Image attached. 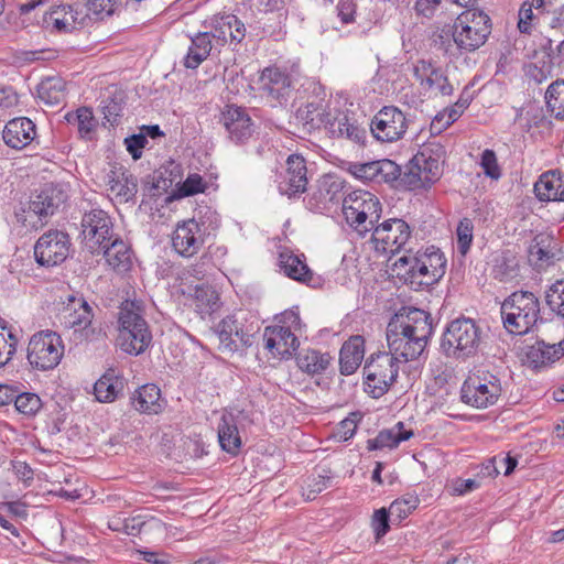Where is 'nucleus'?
I'll list each match as a JSON object with an SVG mask.
<instances>
[{
  "mask_svg": "<svg viewBox=\"0 0 564 564\" xmlns=\"http://www.w3.org/2000/svg\"><path fill=\"white\" fill-rule=\"evenodd\" d=\"M432 333V318L427 312L410 308L406 314H397L387 327L388 352L400 364L414 360L424 351Z\"/></svg>",
  "mask_w": 564,
  "mask_h": 564,
  "instance_id": "f257e3e1",
  "label": "nucleus"
},
{
  "mask_svg": "<svg viewBox=\"0 0 564 564\" xmlns=\"http://www.w3.org/2000/svg\"><path fill=\"white\" fill-rule=\"evenodd\" d=\"M502 324L513 335H525L539 321L540 301L529 291H516L503 300L500 307Z\"/></svg>",
  "mask_w": 564,
  "mask_h": 564,
  "instance_id": "f03ea898",
  "label": "nucleus"
},
{
  "mask_svg": "<svg viewBox=\"0 0 564 564\" xmlns=\"http://www.w3.org/2000/svg\"><path fill=\"white\" fill-rule=\"evenodd\" d=\"M152 341L149 325L134 302L126 301L118 314V347L133 356L141 355Z\"/></svg>",
  "mask_w": 564,
  "mask_h": 564,
  "instance_id": "7ed1b4c3",
  "label": "nucleus"
},
{
  "mask_svg": "<svg viewBox=\"0 0 564 564\" xmlns=\"http://www.w3.org/2000/svg\"><path fill=\"white\" fill-rule=\"evenodd\" d=\"M481 343V330L474 319L462 317L452 321L441 340V349L451 358L466 359L474 356Z\"/></svg>",
  "mask_w": 564,
  "mask_h": 564,
  "instance_id": "20e7f679",
  "label": "nucleus"
},
{
  "mask_svg": "<svg viewBox=\"0 0 564 564\" xmlns=\"http://www.w3.org/2000/svg\"><path fill=\"white\" fill-rule=\"evenodd\" d=\"M490 33L489 15L477 10H468L459 14L452 25V37L462 55L475 52L482 46Z\"/></svg>",
  "mask_w": 564,
  "mask_h": 564,
  "instance_id": "39448f33",
  "label": "nucleus"
},
{
  "mask_svg": "<svg viewBox=\"0 0 564 564\" xmlns=\"http://www.w3.org/2000/svg\"><path fill=\"white\" fill-rule=\"evenodd\" d=\"M445 148L438 142H429L412 158L404 171V185L416 187L433 183L443 173Z\"/></svg>",
  "mask_w": 564,
  "mask_h": 564,
  "instance_id": "423d86ee",
  "label": "nucleus"
},
{
  "mask_svg": "<svg viewBox=\"0 0 564 564\" xmlns=\"http://www.w3.org/2000/svg\"><path fill=\"white\" fill-rule=\"evenodd\" d=\"M343 214L359 232L370 231L381 217V204L370 192L352 191L343 198Z\"/></svg>",
  "mask_w": 564,
  "mask_h": 564,
  "instance_id": "0eeeda50",
  "label": "nucleus"
},
{
  "mask_svg": "<svg viewBox=\"0 0 564 564\" xmlns=\"http://www.w3.org/2000/svg\"><path fill=\"white\" fill-rule=\"evenodd\" d=\"M399 365L398 358L387 351L372 354L364 367L366 391L375 399L386 394L398 378Z\"/></svg>",
  "mask_w": 564,
  "mask_h": 564,
  "instance_id": "6e6552de",
  "label": "nucleus"
},
{
  "mask_svg": "<svg viewBox=\"0 0 564 564\" xmlns=\"http://www.w3.org/2000/svg\"><path fill=\"white\" fill-rule=\"evenodd\" d=\"M64 355L61 336L53 330H41L34 334L28 345V361L40 371L52 370L58 366Z\"/></svg>",
  "mask_w": 564,
  "mask_h": 564,
  "instance_id": "1a4fd4ad",
  "label": "nucleus"
},
{
  "mask_svg": "<svg viewBox=\"0 0 564 564\" xmlns=\"http://www.w3.org/2000/svg\"><path fill=\"white\" fill-rule=\"evenodd\" d=\"M370 231H372L370 241L376 252L382 254H395L411 237L410 226L401 218L377 223Z\"/></svg>",
  "mask_w": 564,
  "mask_h": 564,
  "instance_id": "9d476101",
  "label": "nucleus"
},
{
  "mask_svg": "<svg viewBox=\"0 0 564 564\" xmlns=\"http://www.w3.org/2000/svg\"><path fill=\"white\" fill-rule=\"evenodd\" d=\"M249 313L238 311L220 321L217 326V333L220 345L229 350L238 349V341L241 345H251V337L258 330V326L253 322L248 323Z\"/></svg>",
  "mask_w": 564,
  "mask_h": 564,
  "instance_id": "9b49d317",
  "label": "nucleus"
},
{
  "mask_svg": "<svg viewBox=\"0 0 564 564\" xmlns=\"http://www.w3.org/2000/svg\"><path fill=\"white\" fill-rule=\"evenodd\" d=\"M500 394V382L494 376L489 378L470 376L464 381L460 389V400L477 409H485L495 404Z\"/></svg>",
  "mask_w": 564,
  "mask_h": 564,
  "instance_id": "f8f14e48",
  "label": "nucleus"
},
{
  "mask_svg": "<svg viewBox=\"0 0 564 564\" xmlns=\"http://www.w3.org/2000/svg\"><path fill=\"white\" fill-rule=\"evenodd\" d=\"M208 227L202 219L184 220L176 225L172 235L173 249L184 258L195 256L205 243Z\"/></svg>",
  "mask_w": 564,
  "mask_h": 564,
  "instance_id": "ddd939ff",
  "label": "nucleus"
},
{
  "mask_svg": "<svg viewBox=\"0 0 564 564\" xmlns=\"http://www.w3.org/2000/svg\"><path fill=\"white\" fill-rule=\"evenodd\" d=\"M70 248V239L66 232L50 230L43 234L34 246V257L42 267H55L64 262Z\"/></svg>",
  "mask_w": 564,
  "mask_h": 564,
  "instance_id": "4468645a",
  "label": "nucleus"
},
{
  "mask_svg": "<svg viewBox=\"0 0 564 564\" xmlns=\"http://www.w3.org/2000/svg\"><path fill=\"white\" fill-rule=\"evenodd\" d=\"M82 235L86 247L93 254L100 253V247L112 238V221L102 209H91L82 218Z\"/></svg>",
  "mask_w": 564,
  "mask_h": 564,
  "instance_id": "2eb2a0df",
  "label": "nucleus"
},
{
  "mask_svg": "<svg viewBox=\"0 0 564 564\" xmlns=\"http://www.w3.org/2000/svg\"><path fill=\"white\" fill-rule=\"evenodd\" d=\"M408 130L405 115L394 106L381 108L371 119L370 131L381 142H393L403 138Z\"/></svg>",
  "mask_w": 564,
  "mask_h": 564,
  "instance_id": "dca6fc26",
  "label": "nucleus"
},
{
  "mask_svg": "<svg viewBox=\"0 0 564 564\" xmlns=\"http://www.w3.org/2000/svg\"><path fill=\"white\" fill-rule=\"evenodd\" d=\"M94 308L83 296L70 295L62 311V322L66 328L85 333L89 338L95 334L93 326Z\"/></svg>",
  "mask_w": 564,
  "mask_h": 564,
  "instance_id": "f3484780",
  "label": "nucleus"
},
{
  "mask_svg": "<svg viewBox=\"0 0 564 564\" xmlns=\"http://www.w3.org/2000/svg\"><path fill=\"white\" fill-rule=\"evenodd\" d=\"M220 122L223 123L228 138L236 144L247 142L253 133V122L242 107L228 105L221 112Z\"/></svg>",
  "mask_w": 564,
  "mask_h": 564,
  "instance_id": "a211bd4d",
  "label": "nucleus"
},
{
  "mask_svg": "<svg viewBox=\"0 0 564 564\" xmlns=\"http://www.w3.org/2000/svg\"><path fill=\"white\" fill-rule=\"evenodd\" d=\"M67 194L59 184H46L29 203L28 214L46 220L66 202Z\"/></svg>",
  "mask_w": 564,
  "mask_h": 564,
  "instance_id": "6ab92c4d",
  "label": "nucleus"
},
{
  "mask_svg": "<svg viewBox=\"0 0 564 564\" xmlns=\"http://www.w3.org/2000/svg\"><path fill=\"white\" fill-rule=\"evenodd\" d=\"M308 184L306 162L302 155L291 154L286 159V171L279 183V191L288 197H299L306 192Z\"/></svg>",
  "mask_w": 564,
  "mask_h": 564,
  "instance_id": "aec40b11",
  "label": "nucleus"
},
{
  "mask_svg": "<svg viewBox=\"0 0 564 564\" xmlns=\"http://www.w3.org/2000/svg\"><path fill=\"white\" fill-rule=\"evenodd\" d=\"M413 75L425 90L435 95L449 96L454 91V87L449 84L442 68L436 67L429 61H416L413 65Z\"/></svg>",
  "mask_w": 564,
  "mask_h": 564,
  "instance_id": "412c9836",
  "label": "nucleus"
},
{
  "mask_svg": "<svg viewBox=\"0 0 564 564\" xmlns=\"http://www.w3.org/2000/svg\"><path fill=\"white\" fill-rule=\"evenodd\" d=\"M265 348L282 359H289L299 348L300 341L288 326H267L263 333Z\"/></svg>",
  "mask_w": 564,
  "mask_h": 564,
  "instance_id": "4be33fe9",
  "label": "nucleus"
},
{
  "mask_svg": "<svg viewBox=\"0 0 564 564\" xmlns=\"http://www.w3.org/2000/svg\"><path fill=\"white\" fill-rule=\"evenodd\" d=\"M87 17V13L73 6H58L45 12L43 23L57 32H70L78 25H83Z\"/></svg>",
  "mask_w": 564,
  "mask_h": 564,
  "instance_id": "5701e85b",
  "label": "nucleus"
},
{
  "mask_svg": "<svg viewBox=\"0 0 564 564\" xmlns=\"http://www.w3.org/2000/svg\"><path fill=\"white\" fill-rule=\"evenodd\" d=\"M279 265L282 272L294 281L308 286H315L318 283V276L306 264L304 254H294L290 250H284L279 254Z\"/></svg>",
  "mask_w": 564,
  "mask_h": 564,
  "instance_id": "b1692460",
  "label": "nucleus"
},
{
  "mask_svg": "<svg viewBox=\"0 0 564 564\" xmlns=\"http://www.w3.org/2000/svg\"><path fill=\"white\" fill-rule=\"evenodd\" d=\"M35 137V124L25 117L10 120L2 133L4 143L15 150H21L30 144Z\"/></svg>",
  "mask_w": 564,
  "mask_h": 564,
  "instance_id": "393cba45",
  "label": "nucleus"
},
{
  "mask_svg": "<svg viewBox=\"0 0 564 564\" xmlns=\"http://www.w3.org/2000/svg\"><path fill=\"white\" fill-rule=\"evenodd\" d=\"M261 88L272 99L281 101L289 96L291 89V77L276 66L265 67L260 76Z\"/></svg>",
  "mask_w": 564,
  "mask_h": 564,
  "instance_id": "a878e982",
  "label": "nucleus"
},
{
  "mask_svg": "<svg viewBox=\"0 0 564 564\" xmlns=\"http://www.w3.org/2000/svg\"><path fill=\"white\" fill-rule=\"evenodd\" d=\"M534 193L541 202H564V174L558 170L544 172L534 184Z\"/></svg>",
  "mask_w": 564,
  "mask_h": 564,
  "instance_id": "bb28decb",
  "label": "nucleus"
},
{
  "mask_svg": "<svg viewBox=\"0 0 564 564\" xmlns=\"http://www.w3.org/2000/svg\"><path fill=\"white\" fill-rule=\"evenodd\" d=\"M130 402L134 410L145 414H158L164 408L161 390L153 383H147L134 390Z\"/></svg>",
  "mask_w": 564,
  "mask_h": 564,
  "instance_id": "cd10ccee",
  "label": "nucleus"
},
{
  "mask_svg": "<svg viewBox=\"0 0 564 564\" xmlns=\"http://www.w3.org/2000/svg\"><path fill=\"white\" fill-rule=\"evenodd\" d=\"M100 253L105 257L108 265L119 273L127 272L131 268V250L119 237H113L109 242L102 245Z\"/></svg>",
  "mask_w": 564,
  "mask_h": 564,
  "instance_id": "c85d7f7f",
  "label": "nucleus"
},
{
  "mask_svg": "<svg viewBox=\"0 0 564 564\" xmlns=\"http://www.w3.org/2000/svg\"><path fill=\"white\" fill-rule=\"evenodd\" d=\"M365 355L362 336H351L343 345L339 352V370L344 376L352 375L360 366Z\"/></svg>",
  "mask_w": 564,
  "mask_h": 564,
  "instance_id": "c756f323",
  "label": "nucleus"
},
{
  "mask_svg": "<svg viewBox=\"0 0 564 564\" xmlns=\"http://www.w3.org/2000/svg\"><path fill=\"white\" fill-rule=\"evenodd\" d=\"M126 379L115 369H108L95 383L94 393L99 402H112L124 390Z\"/></svg>",
  "mask_w": 564,
  "mask_h": 564,
  "instance_id": "7c9ffc66",
  "label": "nucleus"
},
{
  "mask_svg": "<svg viewBox=\"0 0 564 564\" xmlns=\"http://www.w3.org/2000/svg\"><path fill=\"white\" fill-rule=\"evenodd\" d=\"M344 182L335 176L326 175L318 183V194H321V200L312 203V199L307 200L308 208L312 210H322L327 208L329 203H338L347 195L344 193Z\"/></svg>",
  "mask_w": 564,
  "mask_h": 564,
  "instance_id": "2f4dec72",
  "label": "nucleus"
},
{
  "mask_svg": "<svg viewBox=\"0 0 564 564\" xmlns=\"http://www.w3.org/2000/svg\"><path fill=\"white\" fill-rule=\"evenodd\" d=\"M216 34L212 32H198L191 37V45L183 59L186 68L196 69L210 54L213 48L212 40Z\"/></svg>",
  "mask_w": 564,
  "mask_h": 564,
  "instance_id": "473e14b6",
  "label": "nucleus"
},
{
  "mask_svg": "<svg viewBox=\"0 0 564 564\" xmlns=\"http://www.w3.org/2000/svg\"><path fill=\"white\" fill-rule=\"evenodd\" d=\"M218 442L223 451L236 456L241 447V437L231 413H225L220 417L217 427Z\"/></svg>",
  "mask_w": 564,
  "mask_h": 564,
  "instance_id": "72a5a7b5",
  "label": "nucleus"
},
{
  "mask_svg": "<svg viewBox=\"0 0 564 564\" xmlns=\"http://www.w3.org/2000/svg\"><path fill=\"white\" fill-rule=\"evenodd\" d=\"M109 181V191L116 196L119 203L133 200L138 193V180L129 171L112 172Z\"/></svg>",
  "mask_w": 564,
  "mask_h": 564,
  "instance_id": "f704fd0d",
  "label": "nucleus"
},
{
  "mask_svg": "<svg viewBox=\"0 0 564 564\" xmlns=\"http://www.w3.org/2000/svg\"><path fill=\"white\" fill-rule=\"evenodd\" d=\"M413 436L412 430H404V424L398 422L392 429L382 430L375 438L367 441L369 451H377L384 447L394 448L401 442L408 441Z\"/></svg>",
  "mask_w": 564,
  "mask_h": 564,
  "instance_id": "c9c22d12",
  "label": "nucleus"
},
{
  "mask_svg": "<svg viewBox=\"0 0 564 564\" xmlns=\"http://www.w3.org/2000/svg\"><path fill=\"white\" fill-rule=\"evenodd\" d=\"M564 355V349L555 345H546L543 341H538L531 346L527 354V364L533 369L545 367Z\"/></svg>",
  "mask_w": 564,
  "mask_h": 564,
  "instance_id": "e433bc0d",
  "label": "nucleus"
},
{
  "mask_svg": "<svg viewBox=\"0 0 564 564\" xmlns=\"http://www.w3.org/2000/svg\"><path fill=\"white\" fill-rule=\"evenodd\" d=\"M330 360L332 357L328 352L315 349H304L296 356L299 368L311 376L324 373L330 365Z\"/></svg>",
  "mask_w": 564,
  "mask_h": 564,
  "instance_id": "4c0bfd02",
  "label": "nucleus"
},
{
  "mask_svg": "<svg viewBox=\"0 0 564 564\" xmlns=\"http://www.w3.org/2000/svg\"><path fill=\"white\" fill-rule=\"evenodd\" d=\"M39 99L48 106L58 105L65 97V83L61 77H47L37 86Z\"/></svg>",
  "mask_w": 564,
  "mask_h": 564,
  "instance_id": "58836bf2",
  "label": "nucleus"
},
{
  "mask_svg": "<svg viewBox=\"0 0 564 564\" xmlns=\"http://www.w3.org/2000/svg\"><path fill=\"white\" fill-rule=\"evenodd\" d=\"M547 110L557 120H564V79L553 82L546 89Z\"/></svg>",
  "mask_w": 564,
  "mask_h": 564,
  "instance_id": "ea45409f",
  "label": "nucleus"
},
{
  "mask_svg": "<svg viewBox=\"0 0 564 564\" xmlns=\"http://www.w3.org/2000/svg\"><path fill=\"white\" fill-rule=\"evenodd\" d=\"M422 259L426 262L430 268L432 278L430 282H438L445 274L446 271V259L438 248L431 246L421 253Z\"/></svg>",
  "mask_w": 564,
  "mask_h": 564,
  "instance_id": "a19ab883",
  "label": "nucleus"
},
{
  "mask_svg": "<svg viewBox=\"0 0 564 564\" xmlns=\"http://www.w3.org/2000/svg\"><path fill=\"white\" fill-rule=\"evenodd\" d=\"M419 259H421V252L415 254H404L393 263V271L397 272L399 278L404 279L405 282L413 284L416 282V274L419 269V265L414 264L413 262H419Z\"/></svg>",
  "mask_w": 564,
  "mask_h": 564,
  "instance_id": "79ce46f5",
  "label": "nucleus"
},
{
  "mask_svg": "<svg viewBox=\"0 0 564 564\" xmlns=\"http://www.w3.org/2000/svg\"><path fill=\"white\" fill-rule=\"evenodd\" d=\"M545 303L554 315L564 319V280H557L549 286Z\"/></svg>",
  "mask_w": 564,
  "mask_h": 564,
  "instance_id": "37998d69",
  "label": "nucleus"
},
{
  "mask_svg": "<svg viewBox=\"0 0 564 564\" xmlns=\"http://www.w3.org/2000/svg\"><path fill=\"white\" fill-rule=\"evenodd\" d=\"M196 307L202 314H210L218 308V294L208 285L197 286L195 290Z\"/></svg>",
  "mask_w": 564,
  "mask_h": 564,
  "instance_id": "c03bdc74",
  "label": "nucleus"
},
{
  "mask_svg": "<svg viewBox=\"0 0 564 564\" xmlns=\"http://www.w3.org/2000/svg\"><path fill=\"white\" fill-rule=\"evenodd\" d=\"M123 107L124 102L121 94L105 98L101 101V112L104 115V119L110 126L118 124L119 118L123 112Z\"/></svg>",
  "mask_w": 564,
  "mask_h": 564,
  "instance_id": "a18cd8bd",
  "label": "nucleus"
},
{
  "mask_svg": "<svg viewBox=\"0 0 564 564\" xmlns=\"http://www.w3.org/2000/svg\"><path fill=\"white\" fill-rule=\"evenodd\" d=\"M333 132H337L339 137H345L356 143L362 142L366 137L365 129L351 122L346 116L333 123Z\"/></svg>",
  "mask_w": 564,
  "mask_h": 564,
  "instance_id": "49530a36",
  "label": "nucleus"
},
{
  "mask_svg": "<svg viewBox=\"0 0 564 564\" xmlns=\"http://www.w3.org/2000/svg\"><path fill=\"white\" fill-rule=\"evenodd\" d=\"M332 477L329 475L310 476L302 486V496L307 501H312L318 494L328 488Z\"/></svg>",
  "mask_w": 564,
  "mask_h": 564,
  "instance_id": "de8ad7c7",
  "label": "nucleus"
},
{
  "mask_svg": "<svg viewBox=\"0 0 564 564\" xmlns=\"http://www.w3.org/2000/svg\"><path fill=\"white\" fill-rule=\"evenodd\" d=\"M419 506V498L414 495H405L395 499L389 508V513L399 521L405 519Z\"/></svg>",
  "mask_w": 564,
  "mask_h": 564,
  "instance_id": "09e8293b",
  "label": "nucleus"
},
{
  "mask_svg": "<svg viewBox=\"0 0 564 564\" xmlns=\"http://www.w3.org/2000/svg\"><path fill=\"white\" fill-rule=\"evenodd\" d=\"M378 170L379 183H390L400 180V182L404 184V172H402L401 167L393 161L388 159L378 160Z\"/></svg>",
  "mask_w": 564,
  "mask_h": 564,
  "instance_id": "8fccbe9b",
  "label": "nucleus"
},
{
  "mask_svg": "<svg viewBox=\"0 0 564 564\" xmlns=\"http://www.w3.org/2000/svg\"><path fill=\"white\" fill-rule=\"evenodd\" d=\"M174 196L177 198L192 196L205 191L203 177L199 174H191L183 183H177Z\"/></svg>",
  "mask_w": 564,
  "mask_h": 564,
  "instance_id": "3c124183",
  "label": "nucleus"
},
{
  "mask_svg": "<svg viewBox=\"0 0 564 564\" xmlns=\"http://www.w3.org/2000/svg\"><path fill=\"white\" fill-rule=\"evenodd\" d=\"M41 405V399L35 393L24 392L14 398L15 409L25 415L35 414Z\"/></svg>",
  "mask_w": 564,
  "mask_h": 564,
  "instance_id": "603ef678",
  "label": "nucleus"
},
{
  "mask_svg": "<svg viewBox=\"0 0 564 564\" xmlns=\"http://www.w3.org/2000/svg\"><path fill=\"white\" fill-rule=\"evenodd\" d=\"M435 44L451 58H458L462 54L452 37V26L443 28L436 35Z\"/></svg>",
  "mask_w": 564,
  "mask_h": 564,
  "instance_id": "864d4df0",
  "label": "nucleus"
},
{
  "mask_svg": "<svg viewBox=\"0 0 564 564\" xmlns=\"http://www.w3.org/2000/svg\"><path fill=\"white\" fill-rule=\"evenodd\" d=\"M473 230L474 225L470 219L464 218L459 221L456 234H457V250L465 256L473 242Z\"/></svg>",
  "mask_w": 564,
  "mask_h": 564,
  "instance_id": "5fc2aeb1",
  "label": "nucleus"
},
{
  "mask_svg": "<svg viewBox=\"0 0 564 564\" xmlns=\"http://www.w3.org/2000/svg\"><path fill=\"white\" fill-rule=\"evenodd\" d=\"M480 166L484 174L495 181H498L502 173L501 167L498 164L497 155L494 150L486 149L481 153Z\"/></svg>",
  "mask_w": 564,
  "mask_h": 564,
  "instance_id": "6e6d98bb",
  "label": "nucleus"
},
{
  "mask_svg": "<svg viewBox=\"0 0 564 564\" xmlns=\"http://www.w3.org/2000/svg\"><path fill=\"white\" fill-rule=\"evenodd\" d=\"M87 11L100 17H110L120 7L121 0H85Z\"/></svg>",
  "mask_w": 564,
  "mask_h": 564,
  "instance_id": "4d7b16f0",
  "label": "nucleus"
},
{
  "mask_svg": "<svg viewBox=\"0 0 564 564\" xmlns=\"http://www.w3.org/2000/svg\"><path fill=\"white\" fill-rule=\"evenodd\" d=\"M349 170L357 178L379 183L378 161L354 163Z\"/></svg>",
  "mask_w": 564,
  "mask_h": 564,
  "instance_id": "13d9d810",
  "label": "nucleus"
},
{
  "mask_svg": "<svg viewBox=\"0 0 564 564\" xmlns=\"http://www.w3.org/2000/svg\"><path fill=\"white\" fill-rule=\"evenodd\" d=\"M530 256L546 264L553 263L555 252L544 246V238L536 237L530 247Z\"/></svg>",
  "mask_w": 564,
  "mask_h": 564,
  "instance_id": "bf43d9fd",
  "label": "nucleus"
},
{
  "mask_svg": "<svg viewBox=\"0 0 564 564\" xmlns=\"http://www.w3.org/2000/svg\"><path fill=\"white\" fill-rule=\"evenodd\" d=\"M390 516L391 514L389 513V510H387L386 508H381V509H378L375 511V513L372 516L371 525H372V529H373L377 540L384 536L388 533V531L390 530V524H389Z\"/></svg>",
  "mask_w": 564,
  "mask_h": 564,
  "instance_id": "052dcab7",
  "label": "nucleus"
},
{
  "mask_svg": "<svg viewBox=\"0 0 564 564\" xmlns=\"http://www.w3.org/2000/svg\"><path fill=\"white\" fill-rule=\"evenodd\" d=\"M532 9L533 8L529 4V1H524L520 7L518 29L523 34L531 33V21L533 20Z\"/></svg>",
  "mask_w": 564,
  "mask_h": 564,
  "instance_id": "680f3d73",
  "label": "nucleus"
},
{
  "mask_svg": "<svg viewBox=\"0 0 564 564\" xmlns=\"http://www.w3.org/2000/svg\"><path fill=\"white\" fill-rule=\"evenodd\" d=\"M227 24L228 35L230 36L231 41L240 43L246 36L245 24L236 15L232 14L228 15Z\"/></svg>",
  "mask_w": 564,
  "mask_h": 564,
  "instance_id": "e2e57ef3",
  "label": "nucleus"
},
{
  "mask_svg": "<svg viewBox=\"0 0 564 564\" xmlns=\"http://www.w3.org/2000/svg\"><path fill=\"white\" fill-rule=\"evenodd\" d=\"M355 416H357V414L352 413L350 417H346L339 423L336 432V436L339 440L348 441L354 436L357 429Z\"/></svg>",
  "mask_w": 564,
  "mask_h": 564,
  "instance_id": "0e129e2a",
  "label": "nucleus"
},
{
  "mask_svg": "<svg viewBox=\"0 0 564 564\" xmlns=\"http://www.w3.org/2000/svg\"><path fill=\"white\" fill-rule=\"evenodd\" d=\"M126 143L127 150L137 160L141 158V150L147 145L148 139L144 134H133L126 139Z\"/></svg>",
  "mask_w": 564,
  "mask_h": 564,
  "instance_id": "69168bd1",
  "label": "nucleus"
},
{
  "mask_svg": "<svg viewBox=\"0 0 564 564\" xmlns=\"http://www.w3.org/2000/svg\"><path fill=\"white\" fill-rule=\"evenodd\" d=\"M279 324L276 326H288L291 330H300L302 323L299 312L294 310L284 311L279 317Z\"/></svg>",
  "mask_w": 564,
  "mask_h": 564,
  "instance_id": "338daca9",
  "label": "nucleus"
},
{
  "mask_svg": "<svg viewBox=\"0 0 564 564\" xmlns=\"http://www.w3.org/2000/svg\"><path fill=\"white\" fill-rule=\"evenodd\" d=\"M93 111L87 107L80 108V118H78L77 129L82 135L90 133L94 129Z\"/></svg>",
  "mask_w": 564,
  "mask_h": 564,
  "instance_id": "774afa93",
  "label": "nucleus"
}]
</instances>
